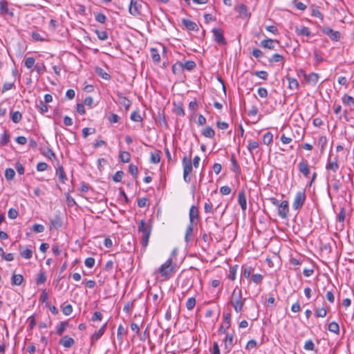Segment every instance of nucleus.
Listing matches in <instances>:
<instances>
[{
  "label": "nucleus",
  "mask_w": 354,
  "mask_h": 354,
  "mask_svg": "<svg viewBox=\"0 0 354 354\" xmlns=\"http://www.w3.org/2000/svg\"><path fill=\"white\" fill-rule=\"evenodd\" d=\"M245 301V298H243L241 290L236 287L232 295L230 304L234 307V309L236 313L241 312Z\"/></svg>",
  "instance_id": "nucleus-1"
},
{
  "label": "nucleus",
  "mask_w": 354,
  "mask_h": 354,
  "mask_svg": "<svg viewBox=\"0 0 354 354\" xmlns=\"http://www.w3.org/2000/svg\"><path fill=\"white\" fill-rule=\"evenodd\" d=\"M174 271L175 268L172 259L169 258L156 271V272H158L161 277L164 278V280H168L171 277Z\"/></svg>",
  "instance_id": "nucleus-2"
},
{
  "label": "nucleus",
  "mask_w": 354,
  "mask_h": 354,
  "mask_svg": "<svg viewBox=\"0 0 354 354\" xmlns=\"http://www.w3.org/2000/svg\"><path fill=\"white\" fill-rule=\"evenodd\" d=\"M138 232L142 233L141 244L142 247L146 248L149 243L151 227L144 220H141L138 225Z\"/></svg>",
  "instance_id": "nucleus-3"
},
{
  "label": "nucleus",
  "mask_w": 354,
  "mask_h": 354,
  "mask_svg": "<svg viewBox=\"0 0 354 354\" xmlns=\"http://www.w3.org/2000/svg\"><path fill=\"white\" fill-rule=\"evenodd\" d=\"M183 179L185 182L189 183L191 181L190 174L192 171V163L191 157L185 156L183 158Z\"/></svg>",
  "instance_id": "nucleus-4"
},
{
  "label": "nucleus",
  "mask_w": 354,
  "mask_h": 354,
  "mask_svg": "<svg viewBox=\"0 0 354 354\" xmlns=\"http://www.w3.org/2000/svg\"><path fill=\"white\" fill-rule=\"evenodd\" d=\"M327 183H328V197L331 199L332 196L330 192L329 187L330 185H332L333 189L335 192H338L340 187H342V183L337 178V176L335 174H332L330 172L327 173Z\"/></svg>",
  "instance_id": "nucleus-5"
},
{
  "label": "nucleus",
  "mask_w": 354,
  "mask_h": 354,
  "mask_svg": "<svg viewBox=\"0 0 354 354\" xmlns=\"http://www.w3.org/2000/svg\"><path fill=\"white\" fill-rule=\"evenodd\" d=\"M206 222L208 224V234H203L202 238L205 242L209 243L212 240V235L214 234V230L218 227V225L216 222L209 217L206 218Z\"/></svg>",
  "instance_id": "nucleus-6"
},
{
  "label": "nucleus",
  "mask_w": 354,
  "mask_h": 354,
  "mask_svg": "<svg viewBox=\"0 0 354 354\" xmlns=\"http://www.w3.org/2000/svg\"><path fill=\"white\" fill-rule=\"evenodd\" d=\"M306 194L304 191H299L296 193V195L294 198V201L292 203V207L295 210L300 209L304 205L306 201Z\"/></svg>",
  "instance_id": "nucleus-7"
},
{
  "label": "nucleus",
  "mask_w": 354,
  "mask_h": 354,
  "mask_svg": "<svg viewBox=\"0 0 354 354\" xmlns=\"http://www.w3.org/2000/svg\"><path fill=\"white\" fill-rule=\"evenodd\" d=\"M140 1V0H131L129 12L131 15L137 17L140 15L142 7Z\"/></svg>",
  "instance_id": "nucleus-8"
},
{
  "label": "nucleus",
  "mask_w": 354,
  "mask_h": 354,
  "mask_svg": "<svg viewBox=\"0 0 354 354\" xmlns=\"http://www.w3.org/2000/svg\"><path fill=\"white\" fill-rule=\"evenodd\" d=\"M289 213V204L288 201H283L278 207V215L283 219L288 218Z\"/></svg>",
  "instance_id": "nucleus-9"
},
{
  "label": "nucleus",
  "mask_w": 354,
  "mask_h": 354,
  "mask_svg": "<svg viewBox=\"0 0 354 354\" xmlns=\"http://www.w3.org/2000/svg\"><path fill=\"white\" fill-rule=\"evenodd\" d=\"M214 40L218 44L225 45L227 41L223 35V31L221 28H214L212 30Z\"/></svg>",
  "instance_id": "nucleus-10"
},
{
  "label": "nucleus",
  "mask_w": 354,
  "mask_h": 354,
  "mask_svg": "<svg viewBox=\"0 0 354 354\" xmlns=\"http://www.w3.org/2000/svg\"><path fill=\"white\" fill-rule=\"evenodd\" d=\"M322 32L326 35L331 40L337 41L340 39V33L339 31L333 30L330 27H324Z\"/></svg>",
  "instance_id": "nucleus-11"
},
{
  "label": "nucleus",
  "mask_w": 354,
  "mask_h": 354,
  "mask_svg": "<svg viewBox=\"0 0 354 354\" xmlns=\"http://www.w3.org/2000/svg\"><path fill=\"white\" fill-rule=\"evenodd\" d=\"M298 169L304 177H308L310 174V168L308 161L304 158H302L298 164Z\"/></svg>",
  "instance_id": "nucleus-12"
},
{
  "label": "nucleus",
  "mask_w": 354,
  "mask_h": 354,
  "mask_svg": "<svg viewBox=\"0 0 354 354\" xmlns=\"http://www.w3.org/2000/svg\"><path fill=\"white\" fill-rule=\"evenodd\" d=\"M303 73L306 81L312 86H315L319 80V75L316 73H311L306 75L303 71H301Z\"/></svg>",
  "instance_id": "nucleus-13"
},
{
  "label": "nucleus",
  "mask_w": 354,
  "mask_h": 354,
  "mask_svg": "<svg viewBox=\"0 0 354 354\" xmlns=\"http://www.w3.org/2000/svg\"><path fill=\"white\" fill-rule=\"evenodd\" d=\"M107 326V323L104 324L101 328L96 331L94 334H93L91 337V345H93L94 343L97 341L104 333L106 328Z\"/></svg>",
  "instance_id": "nucleus-14"
},
{
  "label": "nucleus",
  "mask_w": 354,
  "mask_h": 354,
  "mask_svg": "<svg viewBox=\"0 0 354 354\" xmlns=\"http://www.w3.org/2000/svg\"><path fill=\"white\" fill-rule=\"evenodd\" d=\"M59 344L64 348H69L75 344V340L68 335H64L59 339Z\"/></svg>",
  "instance_id": "nucleus-15"
},
{
  "label": "nucleus",
  "mask_w": 354,
  "mask_h": 354,
  "mask_svg": "<svg viewBox=\"0 0 354 354\" xmlns=\"http://www.w3.org/2000/svg\"><path fill=\"white\" fill-rule=\"evenodd\" d=\"M339 169V165L337 162V158H335L333 160L329 159L326 165V169L328 172L333 171L335 174Z\"/></svg>",
  "instance_id": "nucleus-16"
},
{
  "label": "nucleus",
  "mask_w": 354,
  "mask_h": 354,
  "mask_svg": "<svg viewBox=\"0 0 354 354\" xmlns=\"http://www.w3.org/2000/svg\"><path fill=\"white\" fill-rule=\"evenodd\" d=\"M238 202L240 205L241 209L245 211L247 209V201L245 192L243 190L240 191L238 195Z\"/></svg>",
  "instance_id": "nucleus-17"
},
{
  "label": "nucleus",
  "mask_w": 354,
  "mask_h": 354,
  "mask_svg": "<svg viewBox=\"0 0 354 354\" xmlns=\"http://www.w3.org/2000/svg\"><path fill=\"white\" fill-rule=\"evenodd\" d=\"M182 24L186 27V28L189 30H198V28L197 24L187 19H182Z\"/></svg>",
  "instance_id": "nucleus-18"
},
{
  "label": "nucleus",
  "mask_w": 354,
  "mask_h": 354,
  "mask_svg": "<svg viewBox=\"0 0 354 354\" xmlns=\"http://www.w3.org/2000/svg\"><path fill=\"white\" fill-rule=\"evenodd\" d=\"M189 223L194 224V220L198 219V210L196 206L192 205L191 207V208L189 209Z\"/></svg>",
  "instance_id": "nucleus-19"
},
{
  "label": "nucleus",
  "mask_w": 354,
  "mask_h": 354,
  "mask_svg": "<svg viewBox=\"0 0 354 354\" xmlns=\"http://www.w3.org/2000/svg\"><path fill=\"white\" fill-rule=\"evenodd\" d=\"M56 175L58 176L60 183H65L67 180V177L62 166H59L57 168Z\"/></svg>",
  "instance_id": "nucleus-20"
},
{
  "label": "nucleus",
  "mask_w": 354,
  "mask_h": 354,
  "mask_svg": "<svg viewBox=\"0 0 354 354\" xmlns=\"http://www.w3.org/2000/svg\"><path fill=\"white\" fill-rule=\"evenodd\" d=\"M235 10L239 13L242 17H245L250 15L248 11V8L245 4L240 3L235 7Z\"/></svg>",
  "instance_id": "nucleus-21"
},
{
  "label": "nucleus",
  "mask_w": 354,
  "mask_h": 354,
  "mask_svg": "<svg viewBox=\"0 0 354 354\" xmlns=\"http://www.w3.org/2000/svg\"><path fill=\"white\" fill-rule=\"evenodd\" d=\"M0 13L2 15L7 14L10 16H13V12L8 10V3L6 1H0Z\"/></svg>",
  "instance_id": "nucleus-22"
},
{
  "label": "nucleus",
  "mask_w": 354,
  "mask_h": 354,
  "mask_svg": "<svg viewBox=\"0 0 354 354\" xmlns=\"http://www.w3.org/2000/svg\"><path fill=\"white\" fill-rule=\"evenodd\" d=\"M274 42H277V41H274L272 39H263L261 41V46L264 48L274 49Z\"/></svg>",
  "instance_id": "nucleus-23"
},
{
  "label": "nucleus",
  "mask_w": 354,
  "mask_h": 354,
  "mask_svg": "<svg viewBox=\"0 0 354 354\" xmlns=\"http://www.w3.org/2000/svg\"><path fill=\"white\" fill-rule=\"evenodd\" d=\"M194 224L189 223L187 226L185 235V241L188 243L189 242L193 236Z\"/></svg>",
  "instance_id": "nucleus-24"
},
{
  "label": "nucleus",
  "mask_w": 354,
  "mask_h": 354,
  "mask_svg": "<svg viewBox=\"0 0 354 354\" xmlns=\"http://www.w3.org/2000/svg\"><path fill=\"white\" fill-rule=\"evenodd\" d=\"M202 135L206 138H212L215 136V131L211 127H206L202 131Z\"/></svg>",
  "instance_id": "nucleus-25"
},
{
  "label": "nucleus",
  "mask_w": 354,
  "mask_h": 354,
  "mask_svg": "<svg viewBox=\"0 0 354 354\" xmlns=\"http://www.w3.org/2000/svg\"><path fill=\"white\" fill-rule=\"evenodd\" d=\"M24 281V277L21 274H13L11 280L12 286H20Z\"/></svg>",
  "instance_id": "nucleus-26"
},
{
  "label": "nucleus",
  "mask_w": 354,
  "mask_h": 354,
  "mask_svg": "<svg viewBox=\"0 0 354 354\" xmlns=\"http://www.w3.org/2000/svg\"><path fill=\"white\" fill-rule=\"evenodd\" d=\"M151 56L154 63H159L160 61V55L158 50L155 48H151L150 50Z\"/></svg>",
  "instance_id": "nucleus-27"
},
{
  "label": "nucleus",
  "mask_w": 354,
  "mask_h": 354,
  "mask_svg": "<svg viewBox=\"0 0 354 354\" xmlns=\"http://www.w3.org/2000/svg\"><path fill=\"white\" fill-rule=\"evenodd\" d=\"M50 227L58 229L62 226V221L58 216H56L54 218L50 221Z\"/></svg>",
  "instance_id": "nucleus-28"
},
{
  "label": "nucleus",
  "mask_w": 354,
  "mask_h": 354,
  "mask_svg": "<svg viewBox=\"0 0 354 354\" xmlns=\"http://www.w3.org/2000/svg\"><path fill=\"white\" fill-rule=\"evenodd\" d=\"M160 151H156L154 152H151L150 155V161L152 163L157 164L160 161Z\"/></svg>",
  "instance_id": "nucleus-29"
},
{
  "label": "nucleus",
  "mask_w": 354,
  "mask_h": 354,
  "mask_svg": "<svg viewBox=\"0 0 354 354\" xmlns=\"http://www.w3.org/2000/svg\"><path fill=\"white\" fill-rule=\"evenodd\" d=\"M68 326V323L67 322H60L59 326L57 328L56 333L58 335H60V336L62 335Z\"/></svg>",
  "instance_id": "nucleus-30"
},
{
  "label": "nucleus",
  "mask_w": 354,
  "mask_h": 354,
  "mask_svg": "<svg viewBox=\"0 0 354 354\" xmlns=\"http://www.w3.org/2000/svg\"><path fill=\"white\" fill-rule=\"evenodd\" d=\"M119 102L122 104L127 110L130 107L131 102L126 97L119 95Z\"/></svg>",
  "instance_id": "nucleus-31"
},
{
  "label": "nucleus",
  "mask_w": 354,
  "mask_h": 354,
  "mask_svg": "<svg viewBox=\"0 0 354 354\" xmlns=\"http://www.w3.org/2000/svg\"><path fill=\"white\" fill-rule=\"evenodd\" d=\"M296 32L299 35H303V36H306V37H309L311 34L309 28L308 27H305V26H302L300 28H297Z\"/></svg>",
  "instance_id": "nucleus-32"
},
{
  "label": "nucleus",
  "mask_w": 354,
  "mask_h": 354,
  "mask_svg": "<svg viewBox=\"0 0 354 354\" xmlns=\"http://www.w3.org/2000/svg\"><path fill=\"white\" fill-rule=\"evenodd\" d=\"M238 266L235 265L234 266H231L230 268L229 274L227 275V277L230 280L234 281L236 279V274L237 271Z\"/></svg>",
  "instance_id": "nucleus-33"
},
{
  "label": "nucleus",
  "mask_w": 354,
  "mask_h": 354,
  "mask_svg": "<svg viewBox=\"0 0 354 354\" xmlns=\"http://www.w3.org/2000/svg\"><path fill=\"white\" fill-rule=\"evenodd\" d=\"M328 329L329 331L334 333L335 334H338L339 332V326L338 324L335 322H332L328 324Z\"/></svg>",
  "instance_id": "nucleus-34"
},
{
  "label": "nucleus",
  "mask_w": 354,
  "mask_h": 354,
  "mask_svg": "<svg viewBox=\"0 0 354 354\" xmlns=\"http://www.w3.org/2000/svg\"><path fill=\"white\" fill-rule=\"evenodd\" d=\"M288 81V87L290 89H298L299 88V82L298 81L292 77H287Z\"/></svg>",
  "instance_id": "nucleus-35"
},
{
  "label": "nucleus",
  "mask_w": 354,
  "mask_h": 354,
  "mask_svg": "<svg viewBox=\"0 0 354 354\" xmlns=\"http://www.w3.org/2000/svg\"><path fill=\"white\" fill-rule=\"evenodd\" d=\"M10 114L11 119L14 123L17 124L21 121L22 118V115L19 111H15L13 113H11Z\"/></svg>",
  "instance_id": "nucleus-36"
},
{
  "label": "nucleus",
  "mask_w": 354,
  "mask_h": 354,
  "mask_svg": "<svg viewBox=\"0 0 354 354\" xmlns=\"http://www.w3.org/2000/svg\"><path fill=\"white\" fill-rule=\"evenodd\" d=\"M233 341H234L233 335L227 333L226 336L224 339L225 348H227L228 346H232L233 345Z\"/></svg>",
  "instance_id": "nucleus-37"
},
{
  "label": "nucleus",
  "mask_w": 354,
  "mask_h": 354,
  "mask_svg": "<svg viewBox=\"0 0 354 354\" xmlns=\"http://www.w3.org/2000/svg\"><path fill=\"white\" fill-rule=\"evenodd\" d=\"M327 144V138L326 136H321L318 140V147L320 148L321 152L324 151Z\"/></svg>",
  "instance_id": "nucleus-38"
},
{
  "label": "nucleus",
  "mask_w": 354,
  "mask_h": 354,
  "mask_svg": "<svg viewBox=\"0 0 354 354\" xmlns=\"http://www.w3.org/2000/svg\"><path fill=\"white\" fill-rule=\"evenodd\" d=\"M273 135L271 132H266L263 137V142L265 145H268L272 142Z\"/></svg>",
  "instance_id": "nucleus-39"
},
{
  "label": "nucleus",
  "mask_w": 354,
  "mask_h": 354,
  "mask_svg": "<svg viewBox=\"0 0 354 354\" xmlns=\"http://www.w3.org/2000/svg\"><path fill=\"white\" fill-rule=\"evenodd\" d=\"M120 159L123 162H129L131 159V155L128 151H122L119 155Z\"/></svg>",
  "instance_id": "nucleus-40"
},
{
  "label": "nucleus",
  "mask_w": 354,
  "mask_h": 354,
  "mask_svg": "<svg viewBox=\"0 0 354 354\" xmlns=\"http://www.w3.org/2000/svg\"><path fill=\"white\" fill-rule=\"evenodd\" d=\"M15 176V171L12 168H8L5 171V177L8 180H11Z\"/></svg>",
  "instance_id": "nucleus-41"
},
{
  "label": "nucleus",
  "mask_w": 354,
  "mask_h": 354,
  "mask_svg": "<svg viewBox=\"0 0 354 354\" xmlns=\"http://www.w3.org/2000/svg\"><path fill=\"white\" fill-rule=\"evenodd\" d=\"M259 145L258 142L253 141V140H249L248 145V149L250 153H252L253 151L257 149L259 147Z\"/></svg>",
  "instance_id": "nucleus-42"
},
{
  "label": "nucleus",
  "mask_w": 354,
  "mask_h": 354,
  "mask_svg": "<svg viewBox=\"0 0 354 354\" xmlns=\"http://www.w3.org/2000/svg\"><path fill=\"white\" fill-rule=\"evenodd\" d=\"M129 172L132 175L134 178H136L138 174V167L135 165L130 164L129 165Z\"/></svg>",
  "instance_id": "nucleus-43"
},
{
  "label": "nucleus",
  "mask_w": 354,
  "mask_h": 354,
  "mask_svg": "<svg viewBox=\"0 0 354 354\" xmlns=\"http://www.w3.org/2000/svg\"><path fill=\"white\" fill-rule=\"evenodd\" d=\"M95 34L97 36V38L101 41H104L108 39V33L106 31L95 30Z\"/></svg>",
  "instance_id": "nucleus-44"
},
{
  "label": "nucleus",
  "mask_w": 354,
  "mask_h": 354,
  "mask_svg": "<svg viewBox=\"0 0 354 354\" xmlns=\"http://www.w3.org/2000/svg\"><path fill=\"white\" fill-rule=\"evenodd\" d=\"M10 141V135L5 131L3 135L1 136V140H0V145L1 146H6L8 145V143Z\"/></svg>",
  "instance_id": "nucleus-45"
},
{
  "label": "nucleus",
  "mask_w": 354,
  "mask_h": 354,
  "mask_svg": "<svg viewBox=\"0 0 354 354\" xmlns=\"http://www.w3.org/2000/svg\"><path fill=\"white\" fill-rule=\"evenodd\" d=\"M196 63L194 61H186L184 64H183V69L185 68L187 71H192L196 67Z\"/></svg>",
  "instance_id": "nucleus-46"
},
{
  "label": "nucleus",
  "mask_w": 354,
  "mask_h": 354,
  "mask_svg": "<svg viewBox=\"0 0 354 354\" xmlns=\"http://www.w3.org/2000/svg\"><path fill=\"white\" fill-rule=\"evenodd\" d=\"M342 101L344 104L348 105V106H353L354 105V98L351 96H349L348 95H344L342 97Z\"/></svg>",
  "instance_id": "nucleus-47"
},
{
  "label": "nucleus",
  "mask_w": 354,
  "mask_h": 354,
  "mask_svg": "<svg viewBox=\"0 0 354 354\" xmlns=\"http://www.w3.org/2000/svg\"><path fill=\"white\" fill-rule=\"evenodd\" d=\"M130 118L134 122H142V118L138 111H135L131 113Z\"/></svg>",
  "instance_id": "nucleus-48"
},
{
  "label": "nucleus",
  "mask_w": 354,
  "mask_h": 354,
  "mask_svg": "<svg viewBox=\"0 0 354 354\" xmlns=\"http://www.w3.org/2000/svg\"><path fill=\"white\" fill-rule=\"evenodd\" d=\"M284 60L283 57L280 54H274L270 59L269 62H281Z\"/></svg>",
  "instance_id": "nucleus-49"
},
{
  "label": "nucleus",
  "mask_w": 354,
  "mask_h": 354,
  "mask_svg": "<svg viewBox=\"0 0 354 354\" xmlns=\"http://www.w3.org/2000/svg\"><path fill=\"white\" fill-rule=\"evenodd\" d=\"M304 348L306 351H315V346L311 339L306 341Z\"/></svg>",
  "instance_id": "nucleus-50"
},
{
  "label": "nucleus",
  "mask_w": 354,
  "mask_h": 354,
  "mask_svg": "<svg viewBox=\"0 0 354 354\" xmlns=\"http://www.w3.org/2000/svg\"><path fill=\"white\" fill-rule=\"evenodd\" d=\"M172 72L174 74L179 73L183 70V63L182 62H176L172 66L171 68Z\"/></svg>",
  "instance_id": "nucleus-51"
},
{
  "label": "nucleus",
  "mask_w": 354,
  "mask_h": 354,
  "mask_svg": "<svg viewBox=\"0 0 354 354\" xmlns=\"http://www.w3.org/2000/svg\"><path fill=\"white\" fill-rule=\"evenodd\" d=\"M20 254L22 257L26 259H30L32 257V251L30 249L26 248L24 250L20 252Z\"/></svg>",
  "instance_id": "nucleus-52"
},
{
  "label": "nucleus",
  "mask_w": 354,
  "mask_h": 354,
  "mask_svg": "<svg viewBox=\"0 0 354 354\" xmlns=\"http://www.w3.org/2000/svg\"><path fill=\"white\" fill-rule=\"evenodd\" d=\"M46 281V276L45 272H41L38 274L36 283L37 285L43 284Z\"/></svg>",
  "instance_id": "nucleus-53"
},
{
  "label": "nucleus",
  "mask_w": 354,
  "mask_h": 354,
  "mask_svg": "<svg viewBox=\"0 0 354 354\" xmlns=\"http://www.w3.org/2000/svg\"><path fill=\"white\" fill-rule=\"evenodd\" d=\"M196 305V299L194 297H190L186 302V308L187 310H192Z\"/></svg>",
  "instance_id": "nucleus-54"
},
{
  "label": "nucleus",
  "mask_w": 354,
  "mask_h": 354,
  "mask_svg": "<svg viewBox=\"0 0 354 354\" xmlns=\"http://www.w3.org/2000/svg\"><path fill=\"white\" fill-rule=\"evenodd\" d=\"M95 132V129L93 128L85 127L82 129V136L84 138H87L89 135L93 134Z\"/></svg>",
  "instance_id": "nucleus-55"
},
{
  "label": "nucleus",
  "mask_w": 354,
  "mask_h": 354,
  "mask_svg": "<svg viewBox=\"0 0 354 354\" xmlns=\"http://www.w3.org/2000/svg\"><path fill=\"white\" fill-rule=\"evenodd\" d=\"M253 75H256L257 77L266 80H267L268 77V73L265 71H255L253 73Z\"/></svg>",
  "instance_id": "nucleus-56"
},
{
  "label": "nucleus",
  "mask_w": 354,
  "mask_h": 354,
  "mask_svg": "<svg viewBox=\"0 0 354 354\" xmlns=\"http://www.w3.org/2000/svg\"><path fill=\"white\" fill-rule=\"evenodd\" d=\"M253 268L250 266L245 267L243 268L242 275L246 279H248L252 273Z\"/></svg>",
  "instance_id": "nucleus-57"
},
{
  "label": "nucleus",
  "mask_w": 354,
  "mask_h": 354,
  "mask_svg": "<svg viewBox=\"0 0 354 354\" xmlns=\"http://www.w3.org/2000/svg\"><path fill=\"white\" fill-rule=\"evenodd\" d=\"M327 311L325 308H317L315 310V315L317 317H324L326 316Z\"/></svg>",
  "instance_id": "nucleus-58"
},
{
  "label": "nucleus",
  "mask_w": 354,
  "mask_h": 354,
  "mask_svg": "<svg viewBox=\"0 0 354 354\" xmlns=\"http://www.w3.org/2000/svg\"><path fill=\"white\" fill-rule=\"evenodd\" d=\"M204 209H205V212L207 214H208V213L213 214L214 213L213 205L209 200H207V201L205 203Z\"/></svg>",
  "instance_id": "nucleus-59"
},
{
  "label": "nucleus",
  "mask_w": 354,
  "mask_h": 354,
  "mask_svg": "<svg viewBox=\"0 0 354 354\" xmlns=\"http://www.w3.org/2000/svg\"><path fill=\"white\" fill-rule=\"evenodd\" d=\"M292 3L294 4L295 7L299 10H305L306 9V6L301 1L293 0Z\"/></svg>",
  "instance_id": "nucleus-60"
},
{
  "label": "nucleus",
  "mask_w": 354,
  "mask_h": 354,
  "mask_svg": "<svg viewBox=\"0 0 354 354\" xmlns=\"http://www.w3.org/2000/svg\"><path fill=\"white\" fill-rule=\"evenodd\" d=\"M259 96L261 98H266L268 95V92L266 88L260 87L257 90Z\"/></svg>",
  "instance_id": "nucleus-61"
},
{
  "label": "nucleus",
  "mask_w": 354,
  "mask_h": 354,
  "mask_svg": "<svg viewBox=\"0 0 354 354\" xmlns=\"http://www.w3.org/2000/svg\"><path fill=\"white\" fill-rule=\"evenodd\" d=\"M62 311L64 315H69L73 312V307L71 304H67L62 307Z\"/></svg>",
  "instance_id": "nucleus-62"
},
{
  "label": "nucleus",
  "mask_w": 354,
  "mask_h": 354,
  "mask_svg": "<svg viewBox=\"0 0 354 354\" xmlns=\"http://www.w3.org/2000/svg\"><path fill=\"white\" fill-rule=\"evenodd\" d=\"M35 62V59L34 57H27L25 59V66L28 68H31L34 66Z\"/></svg>",
  "instance_id": "nucleus-63"
},
{
  "label": "nucleus",
  "mask_w": 354,
  "mask_h": 354,
  "mask_svg": "<svg viewBox=\"0 0 354 354\" xmlns=\"http://www.w3.org/2000/svg\"><path fill=\"white\" fill-rule=\"evenodd\" d=\"M124 176V172L122 171H118L113 176V180L115 182L119 183L121 182Z\"/></svg>",
  "instance_id": "nucleus-64"
}]
</instances>
